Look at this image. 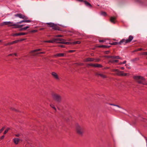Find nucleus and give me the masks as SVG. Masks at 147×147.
Listing matches in <instances>:
<instances>
[{"label":"nucleus","instance_id":"16","mask_svg":"<svg viewBox=\"0 0 147 147\" xmlns=\"http://www.w3.org/2000/svg\"><path fill=\"white\" fill-rule=\"evenodd\" d=\"M31 22V21L30 20H24L18 22V23L21 24L23 22L29 23V22Z\"/></svg>","mask_w":147,"mask_h":147},{"label":"nucleus","instance_id":"33","mask_svg":"<svg viewBox=\"0 0 147 147\" xmlns=\"http://www.w3.org/2000/svg\"><path fill=\"white\" fill-rule=\"evenodd\" d=\"M29 28V26H26L25 27H24L23 28H22L21 29V30H26L28 28Z\"/></svg>","mask_w":147,"mask_h":147},{"label":"nucleus","instance_id":"64","mask_svg":"<svg viewBox=\"0 0 147 147\" xmlns=\"http://www.w3.org/2000/svg\"><path fill=\"white\" fill-rule=\"evenodd\" d=\"M2 42V40H0V42Z\"/></svg>","mask_w":147,"mask_h":147},{"label":"nucleus","instance_id":"20","mask_svg":"<svg viewBox=\"0 0 147 147\" xmlns=\"http://www.w3.org/2000/svg\"><path fill=\"white\" fill-rule=\"evenodd\" d=\"M111 46H106L105 45H99L97 46L98 48H109Z\"/></svg>","mask_w":147,"mask_h":147},{"label":"nucleus","instance_id":"34","mask_svg":"<svg viewBox=\"0 0 147 147\" xmlns=\"http://www.w3.org/2000/svg\"><path fill=\"white\" fill-rule=\"evenodd\" d=\"M55 37H63V35H62L58 34L56 35L55 36Z\"/></svg>","mask_w":147,"mask_h":147},{"label":"nucleus","instance_id":"47","mask_svg":"<svg viewBox=\"0 0 147 147\" xmlns=\"http://www.w3.org/2000/svg\"><path fill=\"white\" fill-rule=\"evenodd\" d=\"M110 52L109 51H105V53L106 54H108Z\"/></svg>","mask_w":147,"mask_h":147},{"label":"nucleus","instance_id":"29","mask_svg":"<svg viewBox=\"0 0 147 147\" xmlns=\"http://www.w3.org/2000/svg\"><path fill=\"white\" fill-rule=\"evenodd\" d=\"M63 44H64L66 45L72 44V42H65V41H64Z\"/></svg>","mask_w":147,"mask_h":147},{"label":"nucleus","instance_id":"52","mask_svg":"<svg viewBox=\"0 0 147 147\" xmlns=\"http://www.w3.org/2000/svg\"><path fill=\"white\" fill-rule=\"evenodd\" d=\"M126 62V61H124L123 62H122V63L123 64H125Z\"/></svg>","mask_w":147,"mask_h":147},{"label":"nucleus","instance_id":"39","mask_svg":"<svg viewBox=\"0 0 147 147\" xmlns=\"http://www.w3.org/2000/svg\"><path fill=\"white\" fill-rule=\"evenodd\" d=\"M38 32V30H32L30 31V32L31 33H34L37 32Z\"/></svg>","mask_w":147,"mask_h":147},{"label":"nucleus","instance_id":"10","mask_svg":"<svg viewBox=\"0 0 147 147\" xmlns=\"http://www.w3.org/2000/svg\"><path fill=\"white\" fill-rule=\"evenodd\" d=\"M27 34L28 33L26 32H20L19 33H16L13 34H12V36H15L21 35H24Z\"/></svg>","mask_w":147,"mask_h":147},{"label":"nucleus","instance_id":"6","mask_svg":"<svg viewBox=\"0 0 147 147\" xmlns=\"http://www.w3.org/2000/svg\"><path fill=\"white\" fill-rule=\"evenodd\" d=\"M14 16L16 17H18L20 18L23 19L24 20H27L28 18L27 16L21 13H17L15 14Z\"/></svg>","mask_w":147,"mask_h":147},{"label":"nucleus","instance_id":"54","mask_svg":"<svg viewBox=\"0 0 147 147\" xmlns=\"http://www.w3.org/2000/svg\"><path fill=\"white\" fill-rule=\"evenodd\" d=\"M24 26V25H19V28H20L22 27L23 26Z\"/></svg>","mask_w":147,"mask_h":147},{"label":"nucleus","instance_id":"23","mask_svg":"<svg viewBox=\"0 0 147 147\" xmlns=\"http://www.w3.org/2000/svg\"><path fill=\"white\" fill-rule=\"evenodd\" d=\"M47 24L49 25V26L52 28L54 26V24L53 23L50 22V23H47L46 24Z\"/></svg>","mask_w":147,"mask_h":147},{"label":"nucleus","instance_id":"40","mask_svg":"<svg viewBox=\"0 0 147 147\" xmlns=\"http://www.w3.org/2000/svg\"><path fill=\"white\" fill-rule=\"evenodd\" d=\"M58 46L59 47H62V48L65 47V45H58Z\"/></svg>","mask_w":147,"mask_h":147},{"label":"nucleus","instance_id":"30","mask_svg":"<svg viewBox=\"0 0 147 147\" xmlns=\"http://www.w3.org/2000/svg\"><path fill=\"white\" fill-rule=\"evenodd\" d=\"M135 1L136 2L140 4L143 3V2L141 0H135Z\"/></svg>","mask_w":147,"mask_h":147},{"label":"nucleus","instance_id":"44","mask_svg":"<svg viewBox=\"0 0 147 147\" xmlns=\"http://www.w3.org/2000/svg\"><path fill=\"white\" fill-rule=\"evenodd\" d=\"M142 55H147V52H144L142 53Z\"/></svg>","mask_w":147,"mask_h":147},{"label":"nucleus","instance_id":"43","mask_svg":"<svg viewBox=\"0 0 147 147\" xmlns=\"http://www.w3.org/2000/svg\"><path fill=\"white\" fill-rule=\"evenodd\" d=\"M90 66L95 67V64L90 63Z\"/></svg>","mask_w":147,"mask_h":147},{"label":"nucleus","instance_id":"48","mask_svg":"<svg viewBox=\"0 0 147 147\" xmlns=\"http://www.w3.org/2000/svg\"><path fill=\"white\" fill-rule=\"evenodd\" d=\"M8 43H9V45H12L13 44V42H8Z\"/></svg>","mask_w":147,"mask_h":147},{"label":"nucleus","instance_id":"36","mask_svg":"<svg viewBox=\"0 0 147 147\" xmlns=\"http://www.w3.org/2000/svg\"><path fill=\"white\" fill-rule=\"evenodd\" d=\"M50 106L52 107V108H53L55 110V111L56 110V108H55V107H54V105H53V104H51V105H50Z\"/></svg>","mask_w":147,"mask_h":147},{"label":"nucleus","instance_id":"35","mask_svg":"<svg viewBox=\"0 0 147 147\" xmlns=\"http://www.w3.org/2000/svg\"><path fill=\"white\" fill-rule=\"evenodd\" d=\"M101 14L103 16H105L107 15V13L105 12L102 11L101 12Z\"/></svg>","mask_w":147,"mask_h":147},{"label":"nucleus","instance_id":"25","mask_svg":"<svg viewBox=\"0 0 147 147\" xmlns=\"http://www.w3.org/2000/svg\"><path fill=\"white\" fill-rule=\"evenodd\" d=\"M112 58L114 59H121L120 57L119 56H112Z\"/></svg>","mask_w":147,"mask_h":147},{"label":"nucleus","instance_id":"18","mask_svg":"<svg viewBox=\"0 0 147 147\" xmlns=\"http://www.w3.org/2000/svg\"><path fill=\"white\" fill-rule=\"evenodd\" d=\"M13 141L15 144H17L20 141V140L18 138H15L13 139Z\"/></svg>","mask_w":147,"mask_h":147},{"label":"nucleus","instance_id":"9","mask_svg":"<svg viewBox=\"0 0 147 147\" xmlns=\"http://www.w3.org/2000/svg\"><path fill=\"white\" fill-rule=\"evenodd\" d=\"M51 74L53 77L55 79L57 80H59V76L55 72H53L51 73Z\"/></svg>","mask_w":147,"mask_h":147},{"label":"nucleus","instance_id":"2","mask_svg":"<svg viewBox=\"0 0 147 147\" xmlns=\"http://www.w3.org/2000/svg\"><path fill=\"white\" fill-rule=\"evenodd\" d=\"M76 129L78 134L81 136L83 135L84 131V127L83 125L77 124L76 125Z\"/></svg>","mask_w":147,"mask_h":147},{"label":"nucleus","instance_id":"49","mask_svg":"<svg viewBox=\"0 0 147 147\" xmlns=\"http://www.w3.org/2000/svg\"><path fill=\"white\" fill-rule=\"evenodd\" d=\"M99 41L100 42H104L105 41L102 40H99Z\"/></svg>","mask_w":147,"mask_h":147},{"label":"nucleus","instance_id":"12","mask_svg":"<svg viewBox=\"0 0 147 147\" xmlns=\"http://www.w3.org/2000/svg\"><path fill=\"white\" fill-rule=\"evenodd\" d=\"M116 18L115 17H112L110 18V21L112 23L115 24L116 22Z\"/></svg>","mask_w":147,"mask_h":147},{"label":"nucleus","instance_id":"1","mask_svg":"<svg viewBox=\"0 0 147 147\" xmlns=\"http://www.w3.org/2000/svg\"><path fill=\"white\" fill-rule=\"evenodd\" d=\"M133 78L138 83L143 85H147V83L145 78L143 77L139 76H133Z\"/></svg>","mask_w":147,"mask_h":147},{"label":"nucleus","instance_id":"53","mask_svg":"<svg viewBox=\"0 0 147 147\" xmlns=\"http://www.w3.org/2000/svg\"><path fill=\"white\" fill-rule=\"evenodd\" d=\"M4 137H5V136H4V135L2 136H1V139H3L4 138Z\"/></svg>","mask_w":147,"mask_h":147},{"label":"nucleus","instance_id":"46","mask_svg":"<svg viewBox=\"0 0 147 147\" xmlns=\"http://www.w3.org/2000/svg\"><path fill=\"white\" fill-rule=\"evenodd\" d=\"M108 58H112V56H107L105 57Z\"/></svg>","mask_w":147,"mask_h":147},{"label":"nucleus","instance_id":"14","mask_svg":"<svg viewBox=\"0 0 147 147\" xmlns=\"http://www.w3.org/2000/svg\"><path fill=\"white\" fill-rule=\"evenodd\" d=\"M85 5L88 6L89 7H90V8H91L92 7V5L90 3L88 2H87L86 1H84V2Z\"/></svg>","mask_w":147,"mask_h":147},{"label":"nucleus","instance_id":"27","mask_svg":"<svg viewBox=\"0 0 147 147\" xmlns=\"http://www.w3.org/2000/svg\"><path fill=\"white\" fill-rule=\"evenodd\" d=\"M118 61H119L118 60H111L109 61L110 62L112 63H113L115 62L117 63L118 62Z\"/></svg>","mask_w":147,"mask_h":147},{"label":"nucleus","instance_id":"4","mask_svg":"<svg viewBox=\"0 0 147 147\" xmlns=\"http://www.w3.org/2000/svg\"><path fill=\"white\" fill-rule=\"evenodd\" d=\"M133 38L134 37L130 35L129 36L127 39H122L119 42V44L121 45L123 44L124 45H125L127 43H129L131 41Z\"/></svg>","mask_w":147,"mask_h":147},{"label":"nucleus","instance_id":"19","mask_svg":"<svg viewBox=\"0 0 147 147\" xmlns=\"http://www.w3.org/2000/svg\"><path fill=\"white\" fill-rule=\"evenodd\" d=\"M64 54L63 53H58L54 55L55 57H62L64 56Z\"/></svg>","mask_w":147,"mask_h":147},{"label":"nucleus","instance_id":"37","mask_svg":"<svg viewBox=\"0 0 147 147\" xmlns=\"http://www.w3.org/2000/svg\"><path fill=\"white\" fill-rule=\"evenodd\" d=\"M109 105H113V106H115L117 107H118L119 108H121V107L119 106L118 105H114V104H109Z\"/></svg>","mask_w":147,"mask_h":147},{"label":"nucleus","instance_id":"59","mask_svg":"<svg viewBox=\"0 0 147 147\" xmlns=\"http://www.w3.org/2000/svg\"><path fill=\"white\" fill-rule=\"evenodd\" d=\"M138 59L137 58H136L135 59H133V60L134 61H135V60H136Z\"/></svg>","mask_w":147,"mask_h":147},{"label":"nucleus","instance_id":"62","mask_svg":"<svg viewBox=\"0 0 147 147\" xmlns=\"http://www.w3.org/2000/svg\"><path fill=\"white\" fill-rule=\"evenodd\" d=\"M87 66H90V64H87Z\"/></svg>","mask_w":147,"mask_h":147},{"label":"nucleus","instance_id":"42","mask_svg":"<svg viewBox=\"0 0 147 147\" xmlns=\"http://www.w3.org/2000/svg\"><path fill=\"white\" fill-rule=\"evenodd\" d=\"M4 127H3L0 130V133H1L3 131L4 129Z\"/></svg>","mask_w":147,"mask_h":147},{"label":"nucleus","instance_id":"17","mask_svg":"<svg viewBox=\"0 0 147 147\" xmlns=\"http://www.w3.org/2000/svg\"><path fill=\"white\" fill-rule=\"evenodd\" d=\"M56 40H55V38L53 39L52 40H45L44 41V42H47V43H53L54 42H55Z\"/></svg>","mask_w":147,"mask_h":147},{"label":"nucleus","instance_id":"22","mask_svg":"<svg viewBox=\"0 0 147 147\" xmlns=\"http://www.w3.org/2000/svg\"><path fill=\"white\" fill-rule=\"evenodd\" d=\"M42 50L41 49H37L35 50H34L32 51H31L30 52L31 53H32L34 52H37V51H42Z\"/></svg>","mask_w":147,"mask_h":147},{"label":"nucleus","instance_id":"31","mask_svg":"<svg viewBox=\"0 0 147 147\" xmlns=\"http://www.w3.org/2000/svg\"><path fill=\"white\" fill-rule=\"evenodd\" d=\"M142 50H143V49L142 48H139V49H137L134 50V52H137V51H141Z\"/></svg>","mask_w":147,"mask_h":147},{"label":"nucleus","instance_id":"3","mask_svg":"<svg viewBox=\"0 0 147 147\" xmlns=\"http://www.w3.org/2000/svg\"><path fill=\"white\" fill-rule=\"evenodd\" d=\"M51 96L52 98L54 100L59 102L61 101L62 97L59 94L53 92L52 93Z\"/></svg>","mask_w":147,"mask_h":147},{"label":"nucleus","instance_id":"13","mask_svg":"<svg viewBox=\"0 0 147 147\" xmlns=\"http://www.w3.org/2000/svg\"><path fill=\"white\" fill-rule=\"evenodd\" d=\"M94 60V59L93 58H86L84 60L85 62H88L89 61H93Z\"/></svg>","mask_w":147,"mask_h":147},{"label":"nucleus","instance_id":"7","mask_svg":"<svg viewBox=\"0 0 147 147\" xmlns=\"http://www.w3.org/2000/svg\"><path fill=\"white\" fill-rule=\"evenodd\" d=\"M95 75L98 77L100 76L102 78H107V76L106 75L101 73L99 72H97L95 73Z\"/></svg>","mask_w":147,"mask_h":147},{"label":"nucleus","instance_id":"45","mask_svg":"<svg viewBox=\"0 0 147 147\" xmlns=\"http://www.w3.org/2000/svg\"><path fill=\"white\" fill-rule=\"evenodd\" d=\"M74 51H75L74 50H70L68 51V52L69 53H73V52H74Z\"/></svg>","mask_w":147,"mask_h":147},{"label":"nucleus","instance_id":"50","mask_svg":"<svg viewBox=\"0 0 147 147\" xmlns=\"http://www.w3.org/2000/svg\"><path fill=\"white\" fill-rule=\"evenodd\" d=\"M8 45H9L8 42V43H7L5 44H4V46H8Z\"/></svg>","mask_w":147,"mask_h":147},{"label":"nucleus","instance_id":"5","mask_svg":"<svg viewBox=\"0 0 147 147\" xmlns=\"http://www.w3.org/2000/svg\"><path fill=\"white\" fill-rule=\"evenodd\" d=\"M112 71L116 72V74L117 75L121 76H129V73H124L123 71H119L118 69H113Z\"/></svg>","mask_w":147,"mask_h":147},{"label":"nucleus","instance_id":"8","mask_svg":"<svg viewBox=\"0 0 147 147\" xmlns=\"http://www.w3.org/2000/svg\"><path fill=\"white\" fill-rule=\"evenodd\" d=\"M55 40H56L55 42L58 43L63 44L64 41H65V39L61 38H55Z\"/></svg>","mask_w":147,"mask_h":147},{"label":"nucleus","instance_id":"60","mask_svg":"<svg viewBox=\"0 0 147 147\" xmlns=\"http://www.w3.org/2000/svg\"><path fill=\"white\" fill-rule=\"evenodd\" d=\"M43 29H44L43 28H40V30H43Z\"/></svg>","mask_w":147,"mask_h":147},{"label":"nucleus","instance_id":"38","mask_svg":"<svg viewBox=\"0 0 147 147\" xmlns=\"http://www.w3.org/2000/svg\"><path fill=\"white\" fill-rule=\"evenodd\" d=\"M12 42L13 44H14L18 43V42H19V40H17Z\"/></svg>","mask_w":147,"mask_h":147},{"label":"nucleus","instance_id":"21","mask_svg":"<svg viewBox=\"0 0 147 147\" xmlns=\"http://www.w3.org/2000/svg\"><path fill=\"white\" fill-rule=\"evenodd\" d=\"M8 26H15V27L14 28H19V25H18L17 24H12L10 25H9Z\"/></svg>","mask_w":147,"mask_h":147},{"label":"nucleus","instance_id":"28","mask_svg":"<svg viewBox=\"0 0 147 147\" xmlns=\"http://www.w3.org/2000/svg\"><path fill=\"white\" fill-rule=\"evenodd\" d=\"M110 44L112 45H115L117 44H119V42H114L110 43Z\"/></svg>","mask_w":147,"mask_h":147},{"label":"nucleus","instance_id":"41","mask_svg":"<svg viewBox=\"0 0 147 147\" xmlns=\"http://www.w3.org/2000/svg\"><path fill=\"white\" fill-rule=\"evenodd\" d=\"M45 52H42L39 53H37V54H45Z\"/></svg>","mask_w":147,"mask_h":147},{"label":"nucleus","instance_id":"61","mask_svg":"<svg viewBox=\"0 0 147 147\" xmlns=\"http://www.w3.org/2000/svg\"><path fill=\"white\" fill-rule=\"evenodd\" d=\"M19 136V134H17V135H16V136H17V137H18V136Z\"/></svg>","mask_w":147,"mask_h":147},{"label":"nucleus","instance_id":"11","mask_svg":"<svg viewBox=\"0 0 147 147\" xmlns=\"http://www.w3.org/2000/svg\"><path fill=\"white\" fill-rule=\"evenodd\" d=\"M13 23L12 22H3L0 24L1 26H3L5 25H10V24Z\"/></svg>","mask_w":147,"mask_h":147},{"label":"nucleus","instance_id":"32","mask_svg":"<svg viewBox=\"0 0 147 147\" xmlns=\"http://www.w3.org/2000/svg\"><path fill=\"white\" fill-rule=\"evenodd\" d=\"M10 129V128H7L4 131V134H6L8 131Z\"/></svg>","mask_w":147,"mask_h":147},{"label":"nucleus","instance_id":"55","mask_svg":"<svg viewBox=\"0 0 147 147\" xmlns=\"http://www.w3.org/2000/svg\"><path fill=\"white\" fill-rule=\"evenodd\" d=\"M13 55H14L13 54H10L9 55H8V56H12Z\"/></svg>","mask_w":147,"mask_h":147},{"label":"nucleus","instance_id":"63","mask_svg":"<svg viewBox=\"0 0 147 147\" xmlns=\"http://www.w3.org/2000/svg\"><path fill=\"white\" fill-rule=\"evenodd\" d=\"M122 64V62H121V63H119V64H120V65H121V64Z\"/></svg>","mask_w":147,"mask_h":147},{"label":"nucleus","instance_id":"15","mask_svg":"<svg viewBox=\"0 0 147 147\" xmlns=\"http://www.w3.org/2000/svg\"><path fill=\"white\" fill-rule=\"evenodd\" d=\"M53 29L55 30H60V29L59 27L57 25L54 24L53 27L52 28Z\"/></svg>","mask_w":147,"mask_h":147},{"label":"nucleus","instance_id":"24","mask_svg":"<svg viewBox=\"0 0 147 147\" xmlns=\"http://www.w3.org/2000/svg\"><path fill=\"white\" fill-rule=\"evenodd\" d=\"M102 66L100 64L98 63H95V67H102Z\"/></svg>","mask_w":147,"mask_h":147},{"label":"nucleus","instance_id":"56","mask_svg":"<svg viewBox=\"0 0 147 147\" xmlns=\"http://www.w3.org/2000/svg\"><path fill=\"white\" fill-rule=\"evenodd\" d=\"M120 69L122 70H123L124 69V68L123 67H120Z\"/></svg>","mask_w":147,"mask_h":147},{"label":"nucleus","instance_id":"26","mask_svg":"<svg viewBox=\"0 0 147 147\" xmlns=\"http://www.w3.org/2000/svg\"><path fill=\"white\" fill-rule=\"evenodd\" d=\"M72 44L76 45V44H79L80 43V41H76L72 42Z\"/></svg>","mask_w":147,"mask_h":147},{"label":"nucleus","instance_id":"51","mask_svg":"<svg viewBox=\"0 0 147 147\" xmlns=\"http://www.w3.org/2000/svg\"><path fill=\"white\" fill-rule=\"evenodd\" d=\"M25 39H21L20 40H19V42L20 41H22L24 40H25Z\"/></svg>","mask_w":147,"mask_h":147},{"label":"nucleus","instance_id":"57","mask_svg":"<svg viewBox=\"0 0 147 147\" xmlns=\"http://www.w3.org/2000/svg\"><path fill=\"white\" fill-rule=\"evenodd\" d=\"M13 54H14V55H15V56H18V54L17 53H15Z\"/></svg>","mask_w":147,"mask_h":147},{"label":"nucleus","instance_id":"58","mask_svg":"<svg viewBox=\"0 0 147 147\" xmlns=\"http://www.w3.org/2000/svg\"><path fill=\"white\" fill-rule=\"evenodd\" d=\"M146 146H147V138H146Z\"/></svg>","mask_w":147,"mask_h":147}]
</instances>
